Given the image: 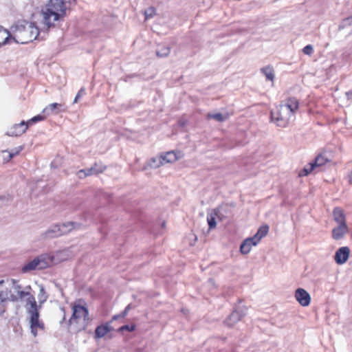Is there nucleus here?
I'll use <instances>...</instances> for the list:
<instances>
[{
  "label": "nucleus",
  "instance_id": "obj_1",
  "mask_svg": "<svg viewBox=\"0 0 352 352\" xmlns=\"http://www.w3.org/2000/svg\"><path fill=\"white\" fill-rule=\"evenodd\" d=\"M31 289L30 286H28L23 289L17 281L12 280V286L8 294L7 300L13 302H19L22 300L26 297V303L25 307L30 320V328L32 333L34 336H36L38 329H43V323L38 320V309L35 300V298L32 295L29 290Z\"/></svg>",
  "mask_w": 352,
  "mask_h": 352
},
{
  "label": "nucleus",
  "instance_id": "obj_2",
  "mask_svg": "<svg viewBox=\"0 0 352 352\" xmlns=\"http://www.w3.org/2000/svg\"><path fill=\"white\" fill-rule=\"evenodd\" d=\"M298 109V100L295 98H289L271 111V120L277 126L286 127L294 120Z\"/></svg>",
  "mask_w": 352,
  "mask_h": 352
},
{
  "label": "nucleus",
  "instance_id": "obj_3",
  "mask_svg": "<svg viewBox=\"0 0 352 352\" xmlns=\"http://www.w3.org/2000/svg\"><path fill=\"white\" fill-rule=\"evenodd\" d=\"M10 30L12 40L16 43L25 44L39 36L38 28L35 23L25 20L16 21Z\"/></svg>",
  "mask_w": 352,
  "mask_h": 352
},
{
  "label": "nucleus",
  "instance_id": "obj_4",
  "mask_svg": "<svg viewBox=\"0 0 352 352\" xmlns=\"http://www.w3.org/2000/svg\"><path fill=\"white\" fill-rule=\"evenodd\" d=\"M71 0H49L42 11L43 23L47 28L54 25V22L63 18L65 14L66 3Z\"/></svg>",
  "mask_w": 352,
  "mask_h": 352
},
{
  "label": "nucleus",
  "instance_id": "obj_5",
  "mask_svg": "<svg viewBox=\"0 0 352 352\" xmlns=\"http://www.w3.org/2000/svg\"><path fill=\"white\" fill-rule=\"evenodd\" d=\"M64 254V252H59L55 255H51L47 253L40 254L24 265L22 267V272L27 273L33 270H41L47 268L52 265L64 260L65 258L62 257V255Z\"/></svg>",
  "mask_w": 352,
  "mask_h": 352
},
{
  "label": "nucleus",
  "instance_id": "obj_6",
  "mask_svg": "<svg viewBox=\"0 0 352 352\" xmlns=\"http://www.w3.org/2000/svg\"><path fill=\"white\" fill-rule=\"evenodd\" d=\"M80 224L75 222H67L60 225L52 226L43 234L46 238H54L63 234H67L74 229L78 228Z\"/></svg>",
  "mask_w": 352,
  "mask_h": 352
},
{
  "label": "nucleus",
  "instance_id": "obj_7",
  "mask_svg": "<svg viewBox=\"0 0 352 352\" xmlns=\"http://www.w3.org/2000/svg\"><path fill=\"white\" fill-rule=\"evenodd\" d=\"M88 314V310L85 307L77 304L74 305L73 314L69 320V324H77L80 328H84L89 320Z\"/></svg>",
  "mask_w": 352,
  "mask_h": 352
},
{
  "label": "nucleus",
  "instance_id": "obj_8",
  "mask_svg": "<svg viewBox=\"0 0 352 352\" xmlns=\"http://www.w3.org/2000/svg\"><path fill=\"white\" fill-rule=\"evenodd\" d=\"M246 315L245 309L241 307L235 309L225 320L226 325L232 327Z\"/></svg>",
  "mask_w": 352,
  "mask_h": 352
},
{
  "label": "nucleus",
  "instance_id": "obj_9",
  "mask_svg": "<svg viewBox=\"0 0 352 352\" xmlns=\"http://www.w3.org/2000/svg\"><path fill=\"white\" fill-rule=\"evenodd\" d=\"M28 127L27 122L22 121L19 124H15L10 127L6 132V135L8 136H19L24 133Z\"/></svg>",
  "mask_w": 352,
  "mask_h": 352
},
{
  "label": "nucleus",
  "instance_id": "obj_10",
  "mask_svg": "<svg viewBox=\"0 0 352 352\" xmlns=\"http://www.w3.org/2000/svg\"><path fill=\"white\" fill-rule=\"evenodd\" d=\"M350 254V249L348 247L340 248L335 254L334 260L338 265H342L345 263Z\"/></svg>",
  "mask_w": 352,
  "mask_h": 352
},
{
  "label": "nucleus",
  "instance_id": "obj_11",
  "mask_svg": "<svg viewBox=\"0 0 352 352\" xmlns=\"http://www.w3.org/2000/svg\"><path fill=\"white\" fill-rule=\"evenodd\" d=\"M295 297L296 300L302 305V306H308L310 303L311 297L309 294L302 288H298L296 290Z\"/></svg>",
  "mask_w": 352,
  "mask_h": 352
},
{
  "label": "nucleus",
  "instance_id": "obj_12",
  "mask_svg": "<svg viewBox=\"0 0 352 352\" xmlns=\"http://www.w3.org/2000/svg\"><path fill=\"white\" fill-rule=\"evenodd\" d=\"M348 232L346 224H340L332 230V237L335 240H340Z\"/></svg>",
  "mask_w": 352,
  "mask_h": 352
},
{
  "label": "nucleus",
  "instance_id": "obj_13",
  "mask_svg": "<svg viewBox=\"0 0 352 352\" xmlns=\"http://www.w3.org/2000/svg\"><path fill=\"white\" fill-rule=\"evenodd\" d=\"M258 243L254 241L253 237L245 239L240 246V251L243 254H248L253 246H256Z\"/></svg>",
  "mask_w": 352,
  "mask_h": 352
},
{
  "label": "nucleus",
  "instance_id": "obj_14",
  "mask_svg": "<svg viewBox=\"0 0 352 352\" xmlns=\"http://www.w3.org/2000/svg\"><path fill=\"white\" fill-rule=\"evenodd\" d=\"M113 330L109 323H106L97 327L95 331V338H103L107 333Z\"/></svg>",
  "mask_w": 352,
  "mask_h": 352
},
{
  "label": "nucleus",
  "instance_id": "obj_15",
  "mask_svg": "<svg viewBox=\"0 0 352 352\" xmlns=\"http://www.w3.org/2000/svg\"><path fill=\"white\" fill-rule=\"evenodd\" d=\"M11 39L12 40L11 30L9 31L0 26V46L8 43Z\"/></svg>",
  "mask_w": 352,
  "mask_h": 352
},
{
  "label": "nucleus",
  "instance_id": "obj_16",
  "mask_svg": "<svg viewBox=\"0 0 352 352\" xmlns=\"http://www.w3.org/2000/svg\"><path fill=\"white\" fill-rule=\"evenodd\" d=\"M62 107L63 105L61 104L56 102L52 103L43 110V113L45 114L47 116L52 114H58L60 111V108Z\"/></svg>",
  "mask_w": 352,
  "mask_h": 352
},
{
  "label": "nucleus",
  "instance_id": "obj_17",
  "mask_svg": "<svg viewBox=\"0 0 352 352\" xmlns=\"http://www.w3.org/2000/svg\"><path fill=\"white\" fill-rule=\"evenodd\" d=\"M329 162V158L324 154L318 155L315 160L311 162L316 169L320 170L323 166Z\"/></svg>",
  "mask_w": 352,
  "mask_h": 352
},
{
  "label": "nucleus",
  "instance_id": "obj_18",
  "mask_svg": "<svg viewBox=\"0 0 352 352\" xmlns=\"http://www.w3.org/2000/svg\"><path fill=\"white\" fill-rule=\"evenodd\" d=\"M333 219L338 225L346 224L345 216L343 210L340 208H336L333 212Z\"/></svg>",
  "mask_w": 352,
  "mask_h": 352
},
{
  "label": "nucleus",
  "instance_id": "obj_19",
  "mask_svg": "<svg viewBox=\"0 0 352 352\" xmlns=\"http://www.w3.org/2000/svg\"><path fill=\"white\" fill-rule=\"evenodd\" d=\"M219 208H216L208 212L207 214V221L210 229H212L216 227V217L219 215Z\"/></svg>",
  "mask_w": 352,
  "mask_h": 352
},
{
  "label": "nucleus",
  "instance_id": "obj_20",
  "mask_svg": "<svg viewBox=\"0 0 352 352\" xmlns=\"http://www.w3.org/2000/svg\"><path fill=\"white\" fill-rule=\"evenodd\" d=\"M261 72L265 76L266 80H270L274 84V69L272 66H266L261 69Z\"/></svg>",
  "mask_w": 352,
  "mask_h": 352
},
{
  "label": "nucleus",
  "instance_id": "obj_21",
  "mask_svg": "<svg viewBox=\"0 0 352 352\" xmlns=\"http://www.w3.org/2000/svg\"><path fill=\"white\" fill-rule=\"evenodd\" d=\"M208 119H214L217 122H224L229 118V113H209L207 115Z\"/></svg>",
  "mask_w": 352,
  "mask_h": 352
},
{
  "label": "nucleus",
  "instance_id": "obj_22",
  "mask_svg": "<svg viewBox=\"0 0 352 352\" xmlns=\"http://www.w3.org/2000/svg\"><path fill=\"white\" fill-rule=\"evenodd\" d=\"M269 231V226L265 225L261 226L257 231V232L252 236L254 239V241L259 243L261 239L264 237Z\"/></svg>",
  "mask_w": 352,
  "mask_h": 352
},
{
  "label": "nucleus",
  "instance_id": "obj_23",
  "mask_svg": "<svg viewBox=\"0 0 352 352\" xmlns=\"http://www.w3.org/2000/svg\"><path fill=\"white\" fill-rule=\"evenodd\" d=\"M48 298V295L45 292L44 287L41 285H39V293L38 294V299L39 305L38 306V310L41 307L42 304H43Z\"/></svg>",
  "mask_w": 352,
  "mask_h": 352
},
{
  "label": "nucleus",
  "instance_id": "obj_24",
  "mask_svg": "<svg viewBox=\"0 0 352 352\" xmlns=\"http://www.w3.org/2000/svg\"><path fill=\"white\" fill-rule=\"evenodd\" d=\"M161 155L164 164L166 163H173L177 160V155L173 151H169Z\"/></svg>",
  "mask_w": 352,
  "mask_h": 352
},
{
  "label": "nucleus",
  "instance_id": "obj_25",
  "mask_svg": "<svg viewBox=\"0 0 352 352\" xmlns=\"http://www.w3.org/2000/svg\"><path fill=\"white\" fill-rule=\"evenodd\" d=\"M164 164L162 155L151 158L148 163L149 166L152 168H157Z\"/></svg>",
  "mask_w": 352,
  "mask_h": 352
},
{
  "label": "nucleus",
  "instance_id": "obj_26",
  "mask_svg": "<svg viewBox=\"0 0 352 352\" xmlns=\"http://www.w3.org/2000/svg\"><path fill=\"white\" fill-rule=\"evenodd\" d=\"M170 52V48L168 46L160 45L156 51L158 57H166Z\"/></svg>",
  "mask_w": 352,
  "mask_h": 352
},
{
  "label": "nucleus",
  "instance_id": "obj_27",
  "mask_svg": "<svg viewBox=\"0 0 352 352\" xmlns=\"http://www.w3.org/2000/svg\"><path fill=\"white\" fill-rule=\"evenodd\" d=\"M91 167L94 175H98L99 173L104 172L107 168L106 166H104L100 162L95 163Z\"/></svg>",
  "mask_w": 352,
  "mask_h": 352
},
{
  "label": "nucleus",
  "instance_id": "obj_28",
  "mask_svg": "<svg viewBox=\"0 0 352 352\" xmlns=\"http://www.w3.org/2000/svg\"><path fill=\"white\" fill-rule=\"evenodd\" d=\"M7 297V292L3 291L0 292V314L5 311V302Z\"/></svg>",
  "mask_w": 352,
  "mask_h": 352
},
{
  "label": "nucleus",
  "instance_id": "obj_29",
  "mask_svg": "<svg viewBox=\"0 0 352 352\" xmlns=\"http://www.w3.org/2000/svg\"><path fill=\"white\" fill-rule=\"evenodd\" d=\"M316 170L314 165L310 162L307 164L302 170L301 173H300V176H306L309 174L311 171Z\"/></svg>",
  "mask_w": 352,
  "mask_h": 352
},
{
  "label": "nucleus",
  "instance_id": "obj_30",
  "mask_svg": "<svg viewBox=\"0 0 352 352\" xmlns=\"http://www.w3.org/2000/svg\"><path fill=\"white\" fill-rule=\"evenodd\" d=\"M23 147L20 146L8 152V158L6 160V161L9 162L12 157L18 155L23 150Z\"/></svg>",
  "mask_w": 352,
  "mask_h": 352
},
{
  "label": "nucleus",
  "instance_id": "obj_31",
  "mask_svg": "<svg viewBox=\"0 0 352 352\" xmlns=\"http://www.w3.org/2000/svg\"><path fill=\"white\" fill-rule=\"evenodd\" d=\"M46 116H45V114H44L43 116V115L36 116L34 118H32L30 120H29L27 122V124H28V126H29V125H31V124H32L34 123H36L37 122L42 121V120L45 119Z\"/></svg>",
  "mask_w": 352,
  "mask_h": 352
},
{
  "label": "nucleus",
  "instance_id": "obj_32",
  "mask_svg": "<svg viewBox=\"0 0 352 352\" xmlns=\"http://www.w3.org/2000/svg\"><path fill=\"white\" fill-rule=\"evenodd\" d=\"M86 94L85 89L82 87L79 91L78 92L77 95L76 96L74 103H77L80 98H82L83 96H85Z\"/></svg>",
  "mask_w": 352,
  "mask_h": 352
},
{
  "label": "nucleus",
  "instance_id": "obj_33",
  "mask_svg": "<svg viewBox=\"0 0 352 352\" xmlns=\"http://www.w3.org/2000/svg\"><path fill=\"white\" fill-rule=\"evenodd\" d=\"M302 52L305 54L311 56L313 54L314 48L311 45H306L303 49Z\"/></svg>",
  "mask_w": 352,
  "mask_h": 352
},
{
  "label": "nucleus",
  "instance_id": "obj_34",
  "mask_svg": "<svg viewBox=\"0 0 352 352\" xmlns=\"http://www.w3.org/2000/svg\"><path fill=\"white\" fill-rule=\"evenodd\" d=\"M154 14H155V8H154L151 7V8H148L144 12L146 19H147L148 18H151L154 15Z\"/></svg>",
  "mask_w": 352,
  "mask_h": 352
},
{
  "label": "nucleus",
  "instance_id": "obj_35",
  "mask_svg": "<svg viewBox=\"0 0 352 352\" xmlns=\"http://www.w3.org/2000/svg\"><path fill=\"white\" fill-rule=\"evenodd\" d=\"M135 327L134 325H131V326L123 325V326H122L121 327L119 328L118 331H123L124 330H126L128 331H133L135 329Z\"/></svg>",
  "mask_w": 352,
  "mask_h": 352
},
{
  "label": "nucleus",
  "instance_id": "obj_36",
  "mask_svg": "<svg viewBox=\"0 0 352 352\" xmlns=\"http://www.w3.org/2000/svg\"><path fill=\"white\" fill-rule=\"evenodd\" d=\"M76 175L78 177V178L80 179H83L85 177H86V173H85V169H81L80 170H78L77 173H76Z\"/></svg>",
  "mask_w": 352,
  "mask_h": 352
},
{
  "label": "nucleus",
  "instance_id": "obj_37",
  "mask_svg": "<svg viewBox=\"0 0 352 352\" xmlns=\"http://www.w3.org/2000/svg\"><path fill=\"white\" fill-rule=\"evenodd\" d=\"M85 173H86V177L94 175L92 167H91L89 168H86V169H85Z\"/></svg>",
  "mask_w": 352,
  "mask_h": 352
},
{
  "label": "nucleus",
  "instance_id": "obj_38",
  "mask_svg": "<svg viewBox=\"0 0 352 352\" xmlns=\"http://www.w3.org/2000/svg\"><path fill=\"white\" fill-rule=\"evenodd\" d=\"M0 200H3V201L8 202L12 200V197L10 195L0 196Z\"/></svg>",
  "mask_w": 352,
  "mask_h": 352
},
{
  "label": "nucleus",
  "instance_id": "obj_39",
  "mask_svg": "<svg viewBox=\"0 0 352 352\" xmlns=\"http://www.w3.org/2000/svg\"><path fill=\"white\" fill-rule=\"evenodd\" d=\"M2 154L3 155V160L7 162L6 160L8 158V152L7 151H3Z\"/></svg>",
  "mask_w": 352,
  "mask_h": 352
},
{
  "label": "nucleus",
  "instance_id": "obj_40",
  "mask_svg": "<svg viewBox=\"0 0 352 352\" xmlns=\"http://www.w3.org/2000/svg\"><path fill=\"white\" fill-rule=\"evenodd\" d=\"M129 313V311L125 308L124 310L120 314L122 318H124Z\"/></svg>",
  "mask_w": 352,
  "mask_h": 352
},
{
  "label": "nucleus",
  "instance_id": "obj_41",
  "mask_svg": "<svg viewBox=\"0 0 352 352\" xmlns=\"http://www.w3.org/2000/svg\"><path fill=\"white\" fill-rule=\"evenodd\" d=\"M119 318H122L120 314H117L113 316L112 320H116Z\"/></svg>",
  "mask_w": 352,
  "mask_h": 352
},
{
  "label": "nucleus",
  "instance_id": "obj_42",
  "mask_svg": "<svg viewBox=\"0 0 352 352\" xmlns=\"http://www.w3.org/2000/svg\"><path fill=\"white\" fill-rule=\"evenodd\" d=\"M346 96L349 99L352 98V90L346 93Z\"/></svg>",
  "mask_w": 352,
  "mask_h": 352
},
{
  "label": "nucleus",
  "instance_id": "obj_43",
  "mask_svg": "<svg viewBox=\"0 0 352 352\" xmlns=\"http://www.w3.org/2000/svg\"><path fill=\"white\" fill-rule=\"evenodd\" d=\"M126 309L129 311L131 309H133V306L131 304H129L126 307Z\"/></svg>",
  "mask_w": 352,
  "mask_h": 352
},
{
  "label": "nucleus",
  "instance_id": "obj_44",
  "mask_svg": "<svg viewBox=\"0 0 352 352\" xmlns=\"http://www.w3.org/2000/svg\"><path fill=\"white\" fill-rule=\"evenodd\" d=\"M208 282H209L210 284L214 285V281H213L212 279H210Z\"/></svg>",
  "mask_w": 352,
  "mask_h": 352
},
{
  "label": "nucleus",
  "instance_id": "obj_45",
  "mask_svg": "<svg viewBox=\"0 0 352 352\" xmlns=\"http://www.w3.org/2000/svg\"><path fill=\"white\" fill-rule=\"evenodd\" d=\"M162 227H164L165 226V223L164 222L162 225Z\"/></svg>",
  "mask_w": 352,
  "mask_h": 352
},
{
  "label": "nucleus",
  "instance_id": "obj_46",
  "mask_svg": "<svg viewBox=\"0 0 352 352\" xmlns=\"http://www.w3.org/2000/svg\"><path fill=\"white\" fill-rule=\"evenodd\" d=\"M3 283V280L0 281V284H2Z\"/></svg>",
  "mask_w": 352,
  "mask_h": 352
}]
</instances>
